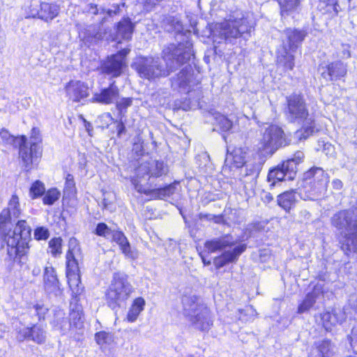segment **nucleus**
<instances>
[{
    "label": "nucleus",
    "mask_w": 357,
    "mask_h": 357,
    "mask_svg": "<svg viewBox=\"0 0 357 357\" xmlns=\"http://www.w3.org/2000/svg\"><path fill=\"white\" fill-rule=\"evenodd\" d=\"M20 214L19 198L13 195L8 207L0 213V238L7 246L6 259L24 264L29 250L32 229L25 220L15 222Z\"/></svg>",
    "instance_id": "1"
},
{
    "label": "nucleus",
    "mask_w": 357,
    "mask_h": 357,
    "mask_svg": "<svg viewBox=\"0 0 357 357\" xmlns=\"http://www.w3.org/2000/svg\"><path fill=\"white\" fill-rule=\"evenodd\" d=\"M192 53V43L190 40L178 45L170 44L162 50L164 66L160 58L139 56L132 64L139 76L149 81L167 77L170 73L188 63Z\"/></svg>",
    "instance_id": "2"
},
{
    "label": "nucleus",
    "mask_w": 357,
    "mask_h": 357,
    "mask_svg": "<svg viewBox=\"0 0 357 357\" xmlns=\"http://www.w3.org/2000/svg\"><path fill=\"white\" fill-rule=\"evenodd\" d=\"M242 238H235L231 234H225L219 238L207 241L204 248L208 252L225 250L220 256L215 257L213 264L219 269L230 263L238 261L240 255L247 249V244L242 243Z\"/></svg>",
    "instance_id": "3"
},
{
    "label": "nucleus",
    "mask_w": 357,
    "mask_h": 357,
    "mask_svg": "<svg viewBox=\"0 0 357 357\" xmlns=\"http://www.w3.org/2000/svg\"><path fill=\"white\" fill-rule=\"evenodd\" d=\"M285 114L291 122L305 120L303 128L294 132V137L298 140L305 139L315 132L314 121L307 118L309 114L303 96L293 93L286 98Z\"/></svg>",
    "instance_id": "4"
},
{
    "label": "nucleus",
    "mask_w": 357,
    "mask_h": 357,
    "mask_svg": "<svg viewBox=\"0 0 357 357\" xmlns=\"http://www.w3.org/2000/svg\"><path fill=\"white\" fill-rule=\"evenodd\" d=\"M254 23L249 16L240 10L234 11L227 20L220 24V36L225 41L231 43L234 39L243 37L248 39Z\"/></svg>",
    "instance_id": "5"
},
{
    "label": "nucleus",
    "mask_w": 357,
    "mask_h": 357,
    "mask_svg": "<svg viewBox=\"0 0 357 357\" xmlns=\"http://www.w3.org/2000/svg\"><path fill=\"white\" fill-rule=\"evenodd\" d=\"M183 314L197 329L208 331L212 325L210 310L195 295H184L181 298Z\"/></svg>",
    "instance_id": "6"
},
{
    "label": "nucleus",
    "mask_w": 357,
    "mask_h": 357,
    "mask_svg": "<svg viewBox=\"0 0 357 357\" xmlns=\"http://www.w3.org/2000/svg\"><path fill=\"white\" fill-rule=\"evenodd\" d=\"M303 199L313 200L325 193L329 176L322 168L313 167L303 174Z\"/></svg>",
    "instance_id": "7"
},
{
    "label": "nucleus",
    "mask_w": 357,
    "mask_h": 357,
    "mask_svg": "<svg viewBox=\"0 0 357 357\" xmlns=\"http://www.w3.org/2000/svg\"><path fill=\"white\" fill-rule=\"evenodd\" d=\"M305 155L301 151H297L293 156L271 169L267 176V180L271 186L282 181H292L295 178L298 168L297 166L303 162Z\"/></svg>",
    "instance_id": "8"
},
{
    "label": "nucleus",
    "mask_w": 357,
    "mask_h": 357,
    "mask_svg": "<svg viewBox=\"0 0 357 357\" xmlns=\"http://www.w3.org/2000/svg\"><path fill=\"white\" fill-rule=\"evenodd\" d=\"M135 171L136 178L132 180V184L136 190L146 194L147 190L143 188L141 183L166 175L168 167L162 161L151 160L140 164Z\"/></svg>",
    "instance_id": "9"
},
{
    "label": "nucleus",
    "mask_w": 357,
    "mask_h": 357,
    "mask_svg": "<svg viewBox=\"0 0 357 357\" xmlns=\"http://www.w3.org/2000/svg\"><path fill=\"white\" fill-rule=\"evenodd\" d=\"M132 291V287L128 282L127 276L121 273H114L106 294L108 305L112 310L120 307L121 303L128 298Z\"/></svg>",
    "instance_id": "10"
},
{
    "label": "nucleus",
    "mask_w": 357,
    "mask_h": 357,
    "mask_svg": "<svg viewBox=\"0 0 357 357\" xmlns=\"http://www.w3.org/2000/svg\"><path fill=\"white\" fill-rule=\"evenodd\" d=\"M290 143L291 139L284 132L282 128L271 124L262 132V136L259 142V149L273 153L280 147L287 146Z\"/></svg>",
    "instance_id": "11"
},
{
    "label": "nucleus",
    "mask_w": 357,
    "mask_h": 357,
    "mask_svg": "<svg viewBox=\"0 0 357 357\" xmlns=\"http://www.w3.org/2000/svg\"><path fill=\"white\" fill-rule=\"evenodd\" d=\"M357 314V294L351 295L349 299V305L343 310L326 312L320 314L323 326L326 331H331L332 326L337 324H342L347 317L349 319H356Z\"/></svg>",
    "instance_id": "12"
},
{
    "label": "nucleus",
    "mask_w": 357,
    "mask_h": 357,
    "mask_svg": "<svg viewBox=\"0 0 357 357\" xmlns=\"http://www.w3.org/2000/svg\"><path fill=\"white\" fill-rule=\"evenodd\" d=\"M80 252V248L77 240L70 238L68 242V250L66 253V274L68 284L74 294H80L82 289L79 287L77 282L79 276L77 278L76 271H78V264L75 255Z\"/></svg>",
    "instance_id": "13"
},
{
    "label": "nucleus",
    "mask_w": 357,
    "mask_h": 357,
    "mask_svg": "<svg viewBox=\"0 0 357 357\" xmlns=\"http://www.w3.org/2000/svg\"><path fill=\"white\" fill-rule=\"evenodd\" d=\"M19 155L24 168L29 171L34 162H38L42 155V149L36 142H26V138L22 136L19 142Z\"/></svg>",
    "instance_id": "14"
},
{
    "label": "nucleus",
    "mask_w": 357,
    "mask_h": 357,
    "mask_svg": "<svg viewBox=\"0 0 357 357\" xmlns=\"http://www.w3.org/2000/svg\"><path fill=\"white\" fill-rule=\"evenodd\" d=\"M60 8L56 3L32 1L26 13L27 17H38L45 22H50L59 13Z\"/></svg>",
    "instance_id": "15"
},
{
    "label": "nucleus",
    "mask_w": 357,
    "mask_h": 357,
    "mask_svg": "<svg viewBox=\"0 0 357 357\" xmlns=\"http://www.w3.org/2000/svg\"><path fill=\"white\" fill-rule=\"evenodd\" d=\"M262 168L259 161L248 162L240 169L239 179L244 185L246 193L252 192L257 183V178Z\"/></svg>",
    "instance_id": "16"
},
{
    "label": "nucleus",
    "mask_w": 357,
    "mask_h": 357,
    "mask_svg": "<svg viewBox=\"0 0 357 357\" xmlns=\"http://www.w3.org/2000/svg\"><path fill=\"white\" fill-rule=\"evenodd\" d=\"M16 338L19 342L30 340L38 344H44L47 340V331L40 324H33L17 331Z\"/></svg>",
    "instance_id": "17"
},
{
    "label": "nucleus",
    "mask_w": 357,
    "mask_h": 357,
    "mask_svg": "<svg viewBox=\"0 0 357 357\" xmlns=\"http://www.w3.org/2000/svg\"><path fill=\"white\" fill-rule=\"evenodd\" d=\"M229 149H227L224 170L229 169L230 172H235L243 167L247 163L245 162L247 152L245 148L235 147L231 151Z\"/></svg>",
    "instance_id": "18"
},
{
    "label": "nucleus",
    "mask_w": 357,
    "mask_h": 357,
    "mask_svg": "<svg viewBox=\"0 0 357 357\" xmlns=\"http://www.w3.org/2000/svg\"><path fill=\"white\" fill-rule=\"evenodd\" d=\"M285 39L282 40L281 46L285 47L290 51L296 52L301 45L307 33L304 30L287 29L284 31Z\"/></svg>",
    "instance_id": "19"
},
{
    "label": "nucleus",
    "mask_w": 357,
    "mask_h": 357,
    "mask_svg": "<svg viewBox=\"0 0 357 357\" xmlns=\"http://www.w3.org/2000/svg\"><path fill=\"white\" fill-rule=\"evenodd\" d=\"M125 61L121 54H114L108 57L101 66V70L103 73L117 77L121 75Z\"/></svg>",
    "instance_id": "20"
},
{
    "label": "nucleus",
    "mask_w": 357,
    "mask_h": 357,
    "mask_svg": "<svg viewBox=\"0 0 357 357\" xmlns=\"http://www.w3.org/2000/svg\"><path fill=\"white\" fill-rule=\"evenodd\" d=\"M119 96V88L115 82H113L107 88L102 89L100 93H96L92 98V102L109 105L116 101Z\"/></svg>",
    "instance_id": "21"
},
{
    "label": "nucleus",
    "mask_w": 357,
    "mask_h": 357,
    "mask_svg": "<svg viewBox=\"0 0 357 357\" xmlns=\"http://www.w3.org/2000/svg\"><path fill=\"white\" fill-rule=\"evenodd\" d=\"M65 89L67 96L74 102H78L89 96L87 84L81 81H70Z\"/></svg>",
    "instance_id": "22"
},
{
    "label": "nucleus",
    "mask_w": 357,
    "mask_h": 357,
    "mask_svg": "<svg viewBox=\"0 0 357 357\" xmlns=\"http://www.w3.org/2000/svg\"><path fill=\"white\" fill-rule=\"evenodd\" d=\"M43 281L45 291L51 294L57 296L60 294V284L54 268L46 266L43 273Z\"/></svg>",
    "instance_id": "23"
},
{
    "label": "nucleus",
    "mask_w": 357,
    "mask_h": 357,
    "mask_svg": "<svg viewBox=\"0 0 357 357\" xmlns=\"http://www.w3.org/2000/svg\"><path fill=\"white\" fill-rule=\"evenodd\" d=\"M192 67L186 66L183 68L176 77L173 78L172 85L174 89H178L181 91H189L192 82Z\"/></svg>",
    "instance_id": "24"
},
{
    "label": "nucleus",
    "mask_w": 357,
    "mask_h": 357,
    "mask_svg": "<svg viewBox=\"0 0 357 357\" xmlns=\"http://www.w3.org/2000/svg\"><path fill=\"white\" fill-rule=\"evenodd\" d=\"M105 32L100 26L95 25L87 26L79 33V37L89 46L97 44L104 38Z\"/></svg>",
    "instance_id": "25"
},
{
    "label": "nucleus",
    "mask_w": 357,
    "mask_h": 357,
    "mask_svg": "<svg viewBox=\"0 0 357 357\" xmlns=\"http://www.w3.org/2000/svg\"><path fill=\"white\" fill-rule=\"evenodd\" d=\"M295 51L285 47L280 46L277 51V65L283 68L284 71L292 70L295 66Z\"/></svg>",
    "instance_id": "26"
},
{
    "label": "nucleus",
    "mask_w": 357,
    "mask_h": 357,
    "mask_svg": "<svg viewBox=\"0 0 357 357\" xmlns=\"http://www.w3.org/2000/svg\"><path fill=\"white\" fill-rule=\"evenodd\" d=\"M112 236L113 241L119 245L122 252L126 257L132 259L137 258V252L131 248L130 243L123 232L114 231L112 233Z\"/></svg>",
    "instance_id": "27"
},
{
    "label": "nucleus",
    "mask_w": 357,
    "mask_h": 357,
    "mask_svg": "<svg viewBox=\"0 0 357 357\" xmlns=\"http://www.w3.org/2000/svg\"><path fill=\"white\" fill-rule=\"evenodd\" d=\"M347 66L341 61H335L328 64L321 75L327 80L333 81L344 77L347 74Z\"/></svg>",
    "instance_id": "28"
},
{
    "label": "nucleus",
    "mask_w": 357,
    "mask_h": 357,
    "mask_svg": "<svg viewBox=\"0 0 357 357\" xmlns=\"http://www.w3.org/2000/svg\"><path fill=\"white\" fill-rule=\"evenodd\" d=\"M135 24L130 18L123 17L116 25V38L130 40L132 38Z\"/></svg>",
    "instance_id": "29"
},
{
    "label": "nucleus",
    "mask_w": 357,
    "mask_h": 357,
    "mask_svg": "<svg viewBox=\"0 0 357 357\" xmlns=\"http://www.w3.org/2000/svg\"><path fill=\"white\" fill-rule=\"evenodd\" d=\"M52 324L54 328L63 335L67 333L72 327L71 321L66 317L64 311L60 309L55 310Z\"/></svg>",
    "instance_id": "30"
},
{
    "label": "nucleus",
    "mask_w": 357,
    "mask_h": 357,
    "mask_svg": "<svg viewBox=\"0 0 357 357\" xmlns=\"http://www.w3.org/2000/svg\"><path fill=\"white\" fill-rule=\"evenodd\" d=\"M322 288L321 286L316 285L311 292H309L298 305L297 312L303 314L308 312L315 303L317 299L322 294Z\"/></svg>",
    "instance_id": "31"
},
{
    "label": "nucleus",
    "mask_w": 357,
    "mask_h": 357,
    "mask_svg": "<svg viewBox=\"0 0 357 357\" xmlns=\"http://www.w3.org/2000/svg\"><path fill=\"white\" fill-rule=\"evenodd\" d=\"M277 202L285 211L289 212L296 202V192L291 190L280 194L278 196Z\"/></svg>",
    "instance_id": "32"
},
{
    "label": "nucleus",
    "mask_w": 357,
    "mask_h": 357,
    "mask_svg": "<svg viewBox=\"0 0 357 357\" xmlns=\"http://www.w3.org/2000/svg\"><path fill=\"white\" fill-rule=\"evenodd\" d=\"M282 17L292 15L298 10L300 0H278Z\"/></svg>",
    "instance_id": "33"
},
{
    "label": "nucleus",
    "mask_w": 357,
    "mask_h": 357,
    "mask_svg": "<svg viewBox=\"0 0 357 357\" xmlns=\"http://www.w3.org/2000/svg\"><path fill=\"white\" fill-rule=\"evenodd\" d=\"M178 184V183H174L164 188H156L149 191L147 190L146 194L150 193L152 197L161 199L169 197L171 195L175 193Z\"/></svg>",
    "instance_id": "34"
},
{
    "label": "nucleus",
    "mask_w": 357,
    "mask_h": 357,
    "mask_svg": "<svg viewBox=\"0 0 357 357\" xmlns=\"http://www.w3.org/2000/svg\"><path fill=\"white\" fill-rule=\"evenodd\" d=\"M145 305L144 300L141 298H137L132 304L127 314V320L129 322H134L137 320L140 312L144 310Z\"/></svg>",
    "instance_id": "35"
},
{
    "label": "nucleus",
    "mask_w": 357,
    "mask_h": 357,
    "mask_svg": "<svg viewBox=\"0 0 357 357\" xmlns=\"http://www.w3.org/2000/svg\"><path fill=\"white\" fill-rule=\"evenodd\" d=\"M345 238L346 243L342 245V249L357 252V229L345 236Z\"/></svg>",
    "instance_id": "36"
},
{
    "label": "nucleus",
    "mask_w": 357,
    "mask_h": 357,
    "mask_svg": "<svg viewBox=\"0 0 357 357\" xmlns=\"http://www.w3.org/2000/svg\"><path fill=\"white\" fill-rule=\"evenodd\" d=\"M215 125L222 131L227 132L232 128L233 123L227 116L218 114L215 116Z\"/></svg>",
    "instance_id": "37"
},
{
    "label": "nucleus",
    "mask_w": 357,
    "mask_h": 357,
    "mask_svg": "<svg viewBox=\"0 0 357 357\" xmlns=\"http://www.w3.org/2000/svg\"><path fill=\"white\" fill-rule=\"evenodd\" d=\"M45 188L44 184L40 181H35L31 186L29 194L32 199H36L44 195Z\"/></svg>",
    "instance_id": "38"
},
{
    "label": "nucleus",
    "mask_w": 357,
    "mask_h": 357,
    "mask_svg": "<svg viewBox=\"0 0 357 357\" xmlns=\"http://www.w3.org/2000/svg\"><path fill=\"white\" fill-rule=\"evenodd\" d=\"M96 342L101 346L110 344L114 341L113 335L109 332L100 331L95 335Z\"/></svg>",
    "instance_id": "39"
},
{
    "label": "nucleus",
    "mask_w": 357,
    "mask_h": 357,
    "mask_svg": "<svg viewBox=\"0 0 357 357\" xmlns=\"http://www.w3.org/2000/svg\"><path fill=\"white\" fill-rule=\"evenodd\" d=\"M69 321L72 323V326L81 328L83 324L82 312L79 308L73 310L69 314Z\"/></svg>",
    "instance_id": "40"
},
{
    "label": "nucleus",
    "mask_w": 357,
    "mask_h": 357,
    "mask_svg": "<svg viewBox=\"0 0 357 357\" xmlns=\"http://www.w3.org/2000/svg\"><path fill=\"white\" fill-rule=\"evenodd\" d=\"M60 197V192L56 188H52L47 191L43 201L46 205H52Z\"/></svg>",
    "instance_id": "41"
},
{
    "label": "nucleus",
    "mask_w": 357,
    "mask_h": 357,
    "mask_svg": "<svg viewBox=\"0 0 357 357\" xmlns=\"http://www.w3.org/2000/svg\"><path fill=\"white\" fill-rule=\"evenodd\" d=\"M132 104V98H123L120 100H116V107L119 111V114L121 116H124L126 113L128 107L131 106Z\"/></svg>",
    "instance_id": "42"
},
{
    "label": "nucleus",
    "mask_w": 357,
    "mask_h": 357,
    "mask_svg": "<svg viewBox=\"0 0 357 357\" xmlns=\"http://www.w3.org/2000/svg\"><path fill=\"white\" fill-rule=\"evenodd\" d=\"M325 357H329L333 351V344L328 340H324L316 342Z\"/></svg>",
    "instance_id": "43"
},
{
    "label": "nucleus",
    "mask_w": 357,
    "mask_h": 357,
    "mask_svg": "<svg viewBox=\"0 0 357 357\" xmlns=\"http://www.w3.org/2000/svg\"><path fill=\"white\" fill-rule=\"evenodd\" d=\"M61 238H54L49 242V248L52 255L56 257L61 253Z\"/></svg>",
    "instance_id": "44"
},
{
    "label": "nucleus",
    "mask_w": 357,
    "mask_h": 357,
    "mask_svg": "<svg viewBox=\"0 0 357 357\" xmlns=\"http://www.w3.org/2000/svg\"><path fill=\"white\" fill-rule=\"evenodd\" d=\"M112 231L109 227L104 222H100L97 225L95 234L99 236H103L107 238L112 234Z\"/></svg>",
    "instance_id": "45"
},
{
    "label": "nucleus",
    "mask_w": 357,
    "mask_h": 357,
    "mask_svg": "<svg viewBox=\"0 0 357 357\" xmlns=\"http://www.w3.org/2000/svg\"><path fill=\"white\" fill-rule=\"evenodd\" d=\"M34 238L38 241L47 240L50 236L49 230L44 227H38L34 230Z\"/></svg>",
    "instance_id": "46"
},
{
    "label": "nucleus",
    "mask_w": 357,
    "mask_h": 357,
    "mask_svg": "<svg viewBox=\"0 0 357 357\" xmlns=\"http://www.w3.org/2000/svg\"><path fill=\"white\" fill-rule=\"evenodd\" d=\"M0 137L3 142L7 145L14 144L17 140L13 135H10L9 132L4 128L0 131Z\"/></svg>",
    "instance_id": "47"
},
{
    "label": "nucleus",
    "mask_w": 357,
    "mask_h": 357,
    "mask_svg": "<svg viewBox=\"0 0 357 357\" xmlns=\"http://www.w3.org/2000/svg\"><path fill=\"white\" fill-rule=\"evenodd\" d=\"M75 183L74 181V178L72 174H68L66 178L65 183V192H68V194L73 193L75 190Z\"/></svg>",
    "instance_id": "48"
},
{
    "label": "nucleus",
    "mask_w": 357,
    "mask_h": 357,
    "mask_svg": "<svg viewBox=\"0 0 357 357\" xmlns=\"http://www.w3.org/2000/svg\"><path fill=\"white\" fill-rule=\"evenodd\" d=\"M347 339L353 350L357 351V326H354L350 335H348Z\"/></svg>",
    "instance_id": "49"
},
{
    "label": "nucleus",
    "mask_w": 357,
    "mask_h": 357,
    "mask_svg": "<svg viewBox=\"0 0 357 357\" xmlns=\"http://www.w3.org/2000/svg\"><path fill=\"white\" fill-rule=\"evenodd\" d=\"M34 309L38 319H45V315L48 312V308L44 306L43 304H36L34 305Z\"/></svg>",
    "instance_id": "50"
},
{
    "label": "nucleus",
    "mask_w": 357,
    "mask_h": 357,
    "mask_svg": "<svg viewBox=\"0 0 357 357\" xmlns=\"http://www.w3.org/2000/svg\"><path fill=\"white\" fill-rule=\"evenodd\" d=\"M120 7L121 6L119 4H114L110 8H108L107 10L102 9V12H105L108 16L112 17L120 13Z\"/></svg>",
    "instance_id": "51"
},
{
    "label": "nucleus",
    "mask_w": 357,
    "mask_h": 357,
    "mask_svg": "<svg viewBox=\"0 0 357 357\" xmlns=\"http://www.w3.org/2000/svg\"><path fill=\"white\" fill-rule=\"evenodd\" d=\"M309 357H325L323 351H321V349L319 348L316 342L310 350Z\"/></svg>",
    "instance_id": "52"
},
{
    "label": "nucleus",
    "mask_w": 357,
    "mask_h": 357,
    "mask_svg": "<svg viewBox=\"0 0 357 357\" xmlns=\"http://www.w3.org/2000/svg\"><path fill=\"white\" fill-rule=\"evenodd\" d=\"M31 142H36L37 144L40 142V131L37 128H33L31 132Z\"/></svg>",
    "instance_id": "53"
},
{
    "label": "nucleus",
    "mask_w": 357,
    "mask_h": 357,
    "mask_svg": "<svg viewBox=\"0 0 357 357\" xmlns=\"http://www.w3.org/2000/svg\"><path fill=\"white\" fill-rule=\"evenodd\" d=\"M115 122H116V121ZM117 123H118L117 126H116L117 136L119 137H121L123 134L126 133V126L121 119L119 121H117Z\"/></svg>",
    "instance_id": "54"
},
{
    "label": "nucleus",
    "mask_w": 357,
    "mask_h": 357,
    "mask_svg": "<svg viewBox=\"0 0 357 357\" xmlns=\"http://www.w3.org/2000/svg\"><path fill=\"white\" fill-rule=\"evenodd\" d=\"M172 24L174 25V31L176 33L180 32L182 30V25L178 20H175L174 18L169 20Z\"/></svg>",
    "instance_id": "55"
},
{
    "label": "nucleus",
    "mask_w": 357,
    "mask_h": 357,
    "mask_svg": "<svg viewBox=\"0 0 357 357\" xmlns=\"http://www.w3.org/2000/svg\"><path fill=\"white\" fill-rule=\"evenodd\" d=\"M213 222H214L215 223H217V224H222V225L226 224V221L224 218L223 215H214Z\"/></svg>",
    "instance_id": "56"
},
{
    "label": "nucleus",
    "mask_w": 357,
    "mask_h": 357,
    "mask_svg": "<svg viewBox=\"0 0 357 357\" xmlns=\"http://www.w3.org/2000/svg\"><path fill=\"white\" fill-rule=\"evenodd\" d=\"M82 119L84 123V127H85L86 130L88 132L89 135H91V132L93 130L92 124L90 122L87 121L82 116Z\"/></svg>",
    "instance_id": "57"
},
{
    "label": "nucleus",
    "mask_w": 357,
    "mask_h": 357,
    "mask_svg": "<svg viewBox=\"0 0 357 357\" xmlns=\"http://www.w3.org/2000/svg\"><path fill=\"white\" fill-rule=\"evenodd\" d=\"M332 185L333 188L336 190H340L343 186L342 182L339 179L333 180L332 182Z\"/></svg>",
    "instance_id": "58"
},
{
    "label": "nucleus",
    "mask_w": 357,
    "mask_h": 357,
    "mask_svg": "<svg viewBox=\"0 0 357 357\" xmlns=\"http://www.w3.org/2000/svg\"><path fill=\"white\" fill-rule=\"evenodd\" d=\"M213 216H214V215L211 214V213H206V214L200 213L199 214V218L201 220H206L208 221H213Z\"/></svg>",
    "instance_id": "59"
},
{
    "label": "nucleus",
    "mask_w": 357,
    "mask_h": 357,
    "mask_svg": "<svg viewBox=\"0 0 357 357\" xmlns=\"http://www.w3.org/2000/svg\"><path fill=\"white\" fill-rule=\"evenodd\" d=\"M262 199L264 202L269 203L273 199V197L270 192H265Z\"/></svg>",
    "instance_id": "60"
},
{
    "label": "nucleus",
    "mask_w": 357,
    "mask_h": 357,
    "mask_svg": "<svg viewBox=\"0 0 357 357\" xmlns=\"http://www.w3.org/2000/svg\"><path fill=\"white\" fill-rule=\"evenodd\" d=\"M89 12H90L91 13H92L93 15H97L98 13V9L97 5L91 4Z\"/></svg>",
    "instance_id": "61"
},
{
    "label": "nucleus",
    "mask_w": 357,
    "mask_h": 357,
    "mask_svg": "<svg viewBox=\"0 0 357 357\" xmlns=\"http://www.w3.org/2000/svg\"><path fill=\"white\" fill-rule=\"evenodd\" d=\"M161 0H144V2L147 6H153L155 5L156 3H158Z\"/></svg>",
    "instance_id": "62"
},
{
    "label": "nucleus",
    "mask_w": 357,
    "mask_h": 357,
    "mask_svg": "<svg viewBox=\"0 0 357 357\" xmlns=\"http://www.w3.org/2000/svg\"><path fill=\"white\" fill-rule=\"evenodd\" d=\"M128 52H129V50L124 49V50L120 51L116 54H121L123 56V61H125V57L128 54Z\"/></svg>",
    "instance_id": "63"
},
{
    "label": "nucleus",
    "mask_w": 357,
    "mask_h": 357,
    "mask_svg": "<svg viewBox=\"0 0 357 357\" xmlns=\"http://www.w3.org/2000/svg\"><path fill=\"white\" fill-rule=\"evenodd\" d=\"M343 54L344 56H346V57H347V58L350 57V52L349 50H344Z\"/></svg>",
    "instance_id": "64"
}]
</instances>
